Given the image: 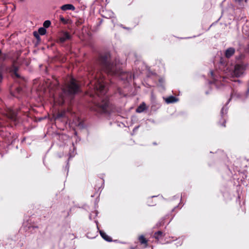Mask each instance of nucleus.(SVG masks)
<instances>
[{
  "instance_id": "4c0bfd02",
  "label": "nucleus",
  "mask_w": 249,
  "mask_h": 249,
  "mask_svg": "<svg viewBox=\"0 0 249 249\" xmlns=\"http://www.w3.org/2000/svg\"><path fill=\"white\" fill-rule=\"evenodd\" d=\"M1 54H2V53H1V50H0V56L1 55Z\"/></svg>"
},
{
  "instance_id": "c9c22d12",
  "label": "nucleus",
  "mask_w": 249,
  "mask_h": 249,
  "mask_svg": "<svg viewBox=\"0 0 249 249\" xmlns=\"http://www.w3.org/2000/svg\"><path fill=\"white\" fill-rule=\"evenodd\" d=\"M2 77L1 75H0V80H1V79H2Z\"/></svg>"
},
{
  "instance_id": "c85d7f7f",
  "label": "nucleus",
  "mask_w": 249,
  "mask_h": 249,
  "mask_svg": "<svg viewBox=\"0 0 249 249\" xmlns=\"http://www.w3.org/2000/svg\"><path fill=\"white\" fill-rule=\"evenodd\" d=\"M139 126L135 127L134 128L133 131H134L137 130L138 129V128H139Z\"/></svg>"
},
{
  "instance_id": "b1692460",
  "label": "nucleus",
  "mask_w": 249,
  "mask_h": 249,
  "mask_svg": "<svg viewBox=\"0 0 249 249\" xmlns=\"http://www.w3.org/2000/svg\"><path fill=\"white\" fill-rule=\"evenodd\" d=\"M16 90L17 93L20 94L22 91V88L20 87H17Z\"/></svg>"
},
{
  "instance_id": "20e7f679",
  "label": "nucleus",
  "mask_w": 249,
  "mask_h": 249,
  "mask_svg": "<svg viewBox=\"0 0 249 249\" xmlns=\"http://www.w3.org/2000/svg\"><path fill=\"white\" fill-rule=\"evenodd\" d=\"M113 12L109 10H104L102 11V16L105 18H111L112 23L115 25L117 22V19L114 16Z\"/></svg>"
},
{
  "instance_id": "473e14b6",
  "label": "nucleus",
  "mask_w": 249,
  "mask_h": 249,
  "mask_svg": "<svg viewBox=\"0 0 249 249\" xmlns=\"http://www.w3.org/2000/svg\"><path fill=\"white\" fill-rule=\"evenodd\" d=\"M68 164H69V163L68 162V163H67V166H66V168H67V169H68H68H69V165H68Z\"/></svg>"
},
{
  "instance_id": "9d476101",
  "label": "nucleus",
  "mask_w": 249,
  "mask_h": 249,
  "mask_svg": "<svg viewBox=\"0 0 249 249\" xmlns=\"http://www.w3.org/2000/svg\"><path fill=\"white\" fill-rule=\"evenodd\" d=\"M235 50L233 47L228 48L225 50V56L227 58L231 57L235 53Z\"/></svg>"
},
{
  "instance_id": "5701e85b",
  "label": "nucleus",
  "mask_w": 249,
  "mask_h": 249,
  "mask_svg": "<svg viewBox=\"0 0 249 249\" xmlns=\"http://www.w3.org/2000/svg\"><path fill=\"white\" fill-rule=\"evenodd\" d=\"M226 82L229 83V82L227 81V78L225 77H223L222 81H221V84L224 86Z\"/></svg>"
},
{
  "instance_id": "cd10ccee",
  "label": "nucleus",
  "mask_w": 249,
  "mask_h": 249,
  "mask_svg": "<svg viewBox=\"0 0 249 249\" xmlns=\"http://www.w3.org/2000/svg\"><path fill=\"white\" fill-rule=\"evenodd\" d=\"M87 236L89 237V238H94L95 236H91L89 235V233H88L87 234Z\"/></svg>"
},
{
  "instance_id": "72a5a7b5",
  "label": "nucleus",
  "mask_w": 249,
  "mask_h": 249,
  "mask_svg": "<svg viewBox=\"0 0 249 249\" xmlns=\"http://www.w3.org/2000/svg\"><path fill=\"white\" fill-rule=\"evenodd\" d=\"M90 96H93V97H94V95L93 94H90Z\"/></svg>"
},
{
  "instance_id": "aec40b11",
  "label": "nucleus",
  "mask_w": 249,
  "mask_h": 249,
  "mask_svg": "<svg viewBox=\"0 0 249 249\" xmlns=\"http://www.w3.org/2000/svg\"><path fill=\"white\" fill-rule=\"evenodd\" d=\"M8 56V55L6 53H2L0 56V61L5 60Z\"/></svg>"
},
{
  "instance_id": "a19ab883",
  "label": "nucleus",
  "mask_w": 249,
  "mask_h": 249,
  "mask_svg": "<svg viewBox=\"0 0 249 249\" xmlns=\"http://www.w3.org/2000/svg\"><path fill=\"white\" fill-rule=\"evenodd\" d=\"M14 96H16V97H18V96H17L16 95H14Z\"/></svg>"
},
{
  "instance_id": "f8f14e48",
  "label": "nucleus",
  "mask_w": 249,
  "mask_h": 249,
  "mask_svg": "<svg viewBox=\"0 0 249 249\" xmlns=\"http://www.w3.org/2000/svg\"><path fill=\"white\" fill-rule=\"evenodd\" d=\"M178 100V99L177 98L173 96H169L165 99L166 103L167 104L176 103Z\"/></svg>"
},
{
  "instance_id": "c756f323",
  "label": "nucleus",
  "mask_w": 249,
  "mask_h": 249,
  "mask_svg": "<svg viewBox=\"0 0 249 249\" xmlns=\"http://www.w3.org/2000/svg\"><path fill=\"white\" fill-rule=\"evenodd\" d=\"M211 74L213 77V71H211Z\"/></svg>"
},
{
  "instance_id": "412c9836",
  "label": "nucleus",
  "mask_w": 249,
  "mask_h": 249,
  "mask_svg": "<svg viewBox=\"0 0 249 249\" xmlns=\"http://www.w3.org/2000/svg\"><path fill=\"white\" fill-rule=\"evenodd\" d=\"M182 243H183V240L182 239H178L177 240L175 245L178 247L180 246L182 244Z\"/></svg>"
},
{
  "instance_id": "f257e3e1",
  "label": "nucleus",
  "mask_w": 249,
  "mask_h": 249,
  "mask_svg": "<svg viewBox=\"0 0 249 249\" xmlns=\"http://www.w3.org/2000/svg\"><path fill=\"white\" fill-rule=\"evenodd\" d=\"M99 68H90L89 70L88 79L89 81V88L93 89L96 94L99 97L100 102L95 103L97 108L96 111L99 110L101 112H105L108 106L109 102L107 96H105L107 92L105 76L101 71L108 75L119 76L122 79L124 75L127 76L129 75L126 72L123 71L118 66L110 62V56L106 53L100 54L96 61Z\"/></svg>"
},
{
  "instance_id": "2eb2a0df",
  "label": "nucleus",
  "mask_w": 249,
  "mask_h": 249,
  "mask_svg": "<svg viewBox=\"0 0 249 249\" xmlns=\"http://www.w3.org/2000/svg\"><path fill=\"white\" fill-rule=\"evenodd\" d=\"M139 240L141 244L145 245V247L147 246V240L144 238V236L142 235L139 238Z\"/></svg>"
},
{
  "instance_id": "f3484780",
  "label": "nucleus",
  "mask_w": 249,
  "mask_h": 249,
  "mask_svg": "<svg viewBox=\"0 0 249 249\" xmlns=\"http://www.w3.org/2000/svg\"><path fill=\"white\" fill-rule=\"evenodd\" d=\"M98 214V212L97 211H94V212H92L91 213H90L89 215V218L91 220L92 219L95 218Z\"/></svg>"
},
{
  "instance_id": "58836bf2",
  "label": "nucleus",
  "mask_w": 249,
  "mask_h": 249,
  "mask_svg": "<svg viewBox=\"0 0 249 249\" xmlns=\"http://www.w3.org/2000/svg\"><path fill=\"white\" fill-rule=\"evenodd\" d=\"M20 1L22 2L24 0H19Z\"/></svg>"
},
{
  "instance_id": "bb28decb",
  "label": "nucleus",
  "mask_w": 249,
  "mask_h": 249,
  "mask_svg": "<svg viewBox=\"0 0 249 249\" xmlns=\"http://www.w3.org/2000/svg\"><path fill=\"white\" fill-rule=\"evenodd\" d=\"M74 149H75L74 147H73V153H69V159L73 157L74 156Z\"/></svg>"
},
{
  "instance_id": "6e6552de",
  "label": "nucleus",
  "mask_w": 249,
  "mask_h": 249,
  "mask_svg": "<svg viewBox=\"0 0 249 249\" xmlns=\"http://www.w3.org/2000/svg\"><path fill=\"white\" fill-rule=\"evenodd\" d=\"M241 97V94L239 93H238L237 91L231 89V98L228 100L226 106H227L229 104V103L232 99H238L240 98Z\"/></svg>"
},
{
  "instance_id": "a211bd4d",
  "label": "nucleus",
  "mask_w": 249,
  "mask_h": 249,
  "mask_svg": "<svg viewBox=\"0 0 249 249\" xmlns=\"http://www.w3.org/2000/svg\"><path fill=\"white\" fill-rule=\"evenodd\" d=\"M38 33L39 35L43 36L46 33V30L44 27H40L38 29Z\"/></svg>"
},
{
  "instance_id": "dca6fc26",
  "label": "nucleus",
  "mask_w": 249,
  "mask_h": 249,
  "mask_svg": "<svg viewBox=\"0 0 249 249\" xmlns=\"http://www.w3.org/2000/svg\"><path fill=\"white\" fill-rule=\"evenodd\" d=\"M18 68L17 67H16L15 66H13V68H12V71H13L14 72V75L18 78H20V76L19 75V74L17 72V71H18Z\"/></svg>"
},
{
  "instance_id": "39448f33",
  "label": "nucleus",
  "mask_w": 249,
  "mask_h": 249,
  "mask_svg": "<svg viewBox=\"0 0 249 249\" xmlns=\"http://www.w3.org/2000/svg\"><path fill=\"white\" fill-rule=\"evenodd\" d=\"M5 114L8 118L13 121H16L17 119V112L12 108H7Z\"/></svg>"
},
{
  "instance_id": "6ab92c4d",
  "label": "nucleus",
  "mask_w": 249,
  "mask_h": 249,
  "mask_svg": "<svg viewBox=\"0 0 249 249\" xmlns=\"http://www.w3.org/2000/svg\"><path fill=\"white\" fill-rule=\"evenodd\" d=\"M51 24V22L50 20H45L43 23V26L45 28H48Z\"/></svg>"
},
{
  "instance_id": "4468645a",
  "label": "nucleus",
  "mask_w": 249,
  "mask_h": 249,
  "mask_svg": "<svg viewBox=\"0 0 249 249\" xmlns=\"http://www.w3.org/2000/svg\"><path fill=\"white\" fill-rule=\"evenodd\" d=\"M164 235V234L163 233L162 231H159L154 233V237L155 239L159 240L162 237H163Z\"/></svg>"
},
{
  "instance_id": "0eeeda50",
  "label": "nucleus",
  "mask_w": 249,
  "mask_h": 249,
  "mask_svg": "<svg viewBox=\"0 0 249 249\" xmlns=\"http://www.w3.org/2000/svg\"><path fill=\"white\" fill-rule=\"evenodd\" d=\"M95 222L97 226V229L98 231H99L100 234L101 236V237L106 241L107 242H111L112 241V238L108 235H107L104 231H100L98 226V221L97 220L95 221Z\"/></svg>"
},
{
  "instance_id": "a878e982",
  "label": "nucleus",
  "mask_w": 249,
  "mask_h": 249,
  "mask_svg": "<svg viewBox=\"0 0 249 249\" xmlns=\"http://www.w3.org/2000/svg\"><path fill=\"white\" fill-rule=\"evenodd\" d=\"M34 36L37 38V39H39L40 38L39 37V35L38 34V33L36 32H34Z\"/></svg>"
},
{
  "instance_id": "f704fd0d",
  "label": "nucleus",
  "mask_w": 249,
  "mask_h": 249,
  "mask_svg": "<svg viewBox=\"0 0 249 249\" xmlns=\"http://www.w3.org/2000/svg\"><path fill=\"white\" fill-rule=\"evenodd\" d=\"M61 20L63 21V20H64V18H61Z\"/></svg>"
},
{
  "instance_id": "e433bc0d",
  "label": "nucleus",
  "mask_w": 249,
  "mask_h": 249,
  "mask_svg": "<svg viewBox=\"0 0 249 249\" xmlns=\"http://www.w3.org/2000/svg\"><path fill=\"white\" fill-rule=\"evenodd\" d=\"M209 84H212L213 83V82H211V81H209Z\"/></svg>"
},
{
  "instance_id": "1a4fd4ad",
  "label": "nucleus",
  "mask_w": 249,
  "mask_h": 249,
  "mask_svg": "<svg viewBox=\"0 0 249 249\" xmlns=\"http://www.w3.org/2000/svg\"><path fill=\"white\" fill-rule=\"evenodd\" d=\"M228 108L225 107H223L221 110V117L223 118L222 123H221V121L219 122L221 125L224 127H225V123L226 120L225 119V116L227 114Z\"/></svg>"
},
{
  "instance_id": "7ed1b4c3",
  "label": "nucleus",
  "mask_w": 249,
  "mask_h": 249,
  "mask_svg": "<svg viewBox=\"0 0 249 249\" xmlns=\"http://www.w3.org/2000/svg\"><path fill=\"white\" fill-rule=\"evenodd\" d=\"M246 70V66L243 64H236L232 75L236 77L242 76Z\"/></svg>"
},
{
  "instance_id": "393cba45",
  "label": "nucleus",
  "mask_w": 249,
  "mask_h": 249,
  "mask_svg": "<svg viewBox=\"0 0 249 249\" xmlns=\"http://www.w3.org/2000/svg\"><path fill=\"white\" fill-rule=\"evenodd\" d=\"M159 82L160 83V86L163 87V85L162 84L164 83V79L163 78H160L159 79Z\"/></svg>"
},
{
  "instance_id": "9b49d317",
  "label": "nucleus",
  "mask_w": 249,
  "mask_h": 249,
  "mask_svg": "<svg viewBox=\"0 0 249 249\" xmlns=\"http://www.w3.org/2000/svg\"><path fill=\"white\" fill-rule=\"evenodd\" d=\"M60 9L63 11L71 10L74 11L75 7L71 4H66L61 6Z\"/></svg>"
},
{
  "instance_id": "7c9ffc66",
  "label": "nucleus",
  "mask_w": 249,
  "mask_h": 249,
  "mask_svg": "<svg viewBox=\"0 0 249 249\" xmlns=\"http://www.w3.org/2000/svg\"><path fill=\"white\" fill-rule=\"evenodd\" d=\"M237 2H241L243 0H235Z\"/></svg>"
},
{
  "instance_id": "423d86ee",
  "label": "nucleus",
  "mask_w": 249,
  "mask_h": 249,
  "mask_svg": "<svg viewBox=\"0 0 249 249\" xmlns=\"http://www.w3.org/2000/svg\"><path fill=\"white\" fill-rule=\"evenodd\" d=\"M71 36L68 32H64L59 36L58 42L59 43H63L67 40L71 39Z\"/></svg>"
},
{
  "instance_id": "4be33fe9",
  "label": "nucleus",
  "mask_w": 249,
  "mask_h": 249,
  "mask_svg": "<svg viewBox=\"0 0 249 249\" xmlns=\"http://www.w3.org/2000/svg\"><path fill=\"white\" fill-rule=\"evenodd\" d=\"M65 117V112H63L59 113L57 115L56 118H62V117Z\"/></svg>"
},
{
  "instance_id": "2f4dec72",
  "label": "nucleus",
  "mask_w": 249,
  "mask_h": 249,
  "mask_svg": "<svg viewBox=\"0 0 249 249\" xmlns=\"http://www.w3.org/2000/svg\"><path fill=\"white\" fill-rule=\"evenodd\" d=\"M102 20H101L100 21V22H99V24H98V25H101V24H102Z\"/></svg>"
},
{
  "instance_id": "ddd939ff",
  "label": "nucleus",
  "mask_w": 249,
  "mask_h": 249,
  "mask_svg": "<svg viewBox=\"0 0 249 249\" xmlns=\"http://www.w3.org/2000/svg\"><path fill=\"white\" fill-rule=\"evenodd\" d=\"M146 109V105L143 102L137 108L136 111L138 113H142Z\"/></svg>"
},
{
  "instance_id": "f03ea898",
  "label": "nucleus",
  "mask_w": 249,
  "mask_h": 249,
  "mask_svg": "<svg viewBox=\"0 0 249 249\" xmlns=\"http://www.w3.org/2000/svg\"><path fill=\"white\" fill-rule=\"evenodd\" d=\"M80 91L79 84L75 79L71 78L67 84L62 87L58 98L54 97V100L59 105H62Z\"/></svg>"
},
{
  "instance_id": "ea45409f",
  "label": "nucleus",
  "mask_w": 249,
  "mask_h": 249,
  "mask_svg": "<svg viewBox=\"0 0 249 249\" xmlns=\"http://www.w3.org/2000/svg\"><path fill=\"white\" fill-rule=\"evenodd\" d=\"M206 94H208V91H206Z\"/></svg>"
},
{
  "instance_id": "79ce46f5",
  "label": "nucleus",
  "mask_w": 249,
  "mask_h": 249,
  "mask_svg": "<svg viewBox=\"0 0 249 249\" xmlns=\"http://www.w3.org/2000/svg\"><path fill=\"white\" fill-rule=\"evenodd\" d=\"M170 243V242H167L166 243Z\"/></svg>"
}]
</instances>
